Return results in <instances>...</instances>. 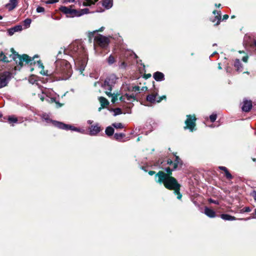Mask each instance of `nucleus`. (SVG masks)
Wrapping results in <instances>:
<instances>
[{
	"instance_id": "obj_18",
	"label": "nucleus",
	"mask_w": 256,
	"mask_h": 256,
	"mask_svg": "<svg viewBox=\"0 0 256 256\" xmlns=\"http://www.w3.org/2000/svg\"><path fill=\"white\" fill-rule=\"evenodd\" d=\"M154 79L158 82H160L164 80V74L160 72H156L153 74Z\"/></svg>"
},
{
	"instance_id": "obj_57",
	"label": "nucleus",
	"mask_w": 256,
	"mask_h": 256,
	"mask_svg": "<svg viewBox=\"0 0 256 256\" xmlns=\"http://www.w3.org/2000/svg\"><path fill=\"white\" fill-rule=\"evenodd\" d=\"M228 17H229L228 15V14H224L223 16L222 20H227L228 18Z\"/></svg>"
},
{
	"instance_id": "obj_12",
	"label": "nucleus",
	"mask_w": 256,
	"mask_h": 256,
	"mask_svg": "<svg viewBox=\"0 0 256 256\" xmlns=\"http://www.w3.org/2000/svg\"><path fill=\"white\" fill-rule=\"evenodd\" d=\"M94 41L98 46L102 48L106 47L110 42L109 39L102 34H98L96 36Z\"/></svg>"
},
{
	"instance_id": "obj_64",
	"label": "nucleus",
	"mask_w": 256,
	"mask_h": 256,
	"mask_svg": "<svg viewBox=\"0 0 256 256\" xmlns=\"http://www.w3.org/2000/svg\"><path fill=\"white\" fill-rule=\"evenodd\" d=\"M40 100H41L42 102H43V101H44V96H41L40 97Z\"/></svg>"
},
{
	"instance_id": "obj_22",
	"label": "nucleus",
	"mask_w": 256,
	"mask_h": 256,
	"mask_svg": "<svg viewBox=\"0 0 256 256\" xmlns=\"http://www.w3.org/2000/svg\"><path fill=\"white\" fill-rule=\"evenodd\" d=\"M98 100H99V101H100V103L101 106L102 108L106 107L110 104V102L108 101V100L106 98H105L104 97L100 96V97L99 98Z\"/></svg>"
},
{
	"instance_id": "obj_5",
	"label": "nucleus",
	"mask_w": 256,
	"mask_h": 256,
	"mask_svg": "<svg viewBox=\"0 0 256 256\" xmlns=\"http://www.w3.org/2000/svg\"><path fill=\"white\" fill-rule=\"evenodd\" d=\"M70 49L74 53L76 54L77 56L86 54L84 46L80 41L74 42L70 46Z\"/></svg>"
},
{
	"instance_id": "obj_48",
	"label": "nucleus",
	"mask_w": 256,
	"mask_h": 256,
	"mask_svg": "<svg viewBox=\"0 0 256 256\" xmlns=\"http://www.w3.org/2000/svg\"><path fill=\"white\" fill-rule=\"evenodd\" d=\"M140 86H132V91L136 92H137V91H140Z\"/></svg>"
},
{
	"instance_id": "obj_31",
	"label": "nucleus",
	"mask_w": 256,
	"mask_h": 256,
	"mask_svg": "<svg viewBox=\"0 0 256 256\" xmlns=\"http://www.w3.org/2000/svg\"><path fill=\"white\" fill-rule=\"evenodd\" d=\"M34 61L35 62V63L32 62V64L30 65V64H28L30 66H32V64H36L39 68H42V70L44 69V66L43 65V64L42 63V61L40 60H34Z\"/></svg>"
},
{
	"instance_id": "obj_54",
	"label": "nucleus",
	"mask_w": 256,
	"mask_h": 256,
	"mask_svg": "<svg viewBox=\"0 0 256 256\" xmlns=\"http://www.w3.org/2000/svg\"><path fill=\"white\" fill-rule=\"evenodd\" d=\"M126 99V97L125 96V94L124 95V96H121L120 98V100L122 102H124V100Z\"/></svg>"
},
{
	"instance_id": "obj_52",
	"label": "nucleus",
	"mask_w": 256,
	"mask_h": 256,
	"mask_svg": "<svg viewBox=\"0 0 256 256\" xmlns=\"http://www.w3.org/2000/svg\"><path fill=\"white\" fill-rule=\"evenodd\" d=\"M175 156H176V160H175L174 162H176L177 164H178L180 162V158L178 156H176V155H175Z\"/></svg>"
},
{
	"instance_id": "obj_3",
	"label": "nucleus",
	"mask_w": 256,
	"mask_h": 256,
	"mask_svg": "<svg viewBox=\"0 0 256 256\" xmlns=\"http://www.w3.org/2000/svg\"><path fill=\"white\" fill-rule=\"evenodd\" d=\"M10 52L12 54H8V56L15 62L16 64L20 67L23 66L24 62L25 64H30V65L32 62L35 63L34 59L38 57V55H35L33 57H30L26 54L20 55L13 48H10Z\"/></svg>"
},
{
	"instance_id": "obj_30",
	"label": "nucleus",
	"mask_w": 256,
	"mask_h": 256,
	"mask_svg": "<svg viewBox=\"0 0 256 256\" xmlns=\"http://www.w3.org/2000/svg\"><path fill=\"white\" fill-rule=\"evenodd\" d=\"M215 20H216V22L214 24V26H216L220 24L221 20V13L220 11L218 12V14H216L215 16H214Z\"/></svg>"
},
{
	"instance_id": "obj_9",
	"label": "nucleus",
	"mask_w": 256,
	"mask_h": 256,
	"mask_svg": "<svg viewBox=\"0 0 256 256\" xmlns=\"http://www.w3.org/2000/svg\"><path fill=\"white\" fill-rule=\"evenodd\" d=\"M12 73L9 71H4L0 73V88L6 86L11 80Z\"/></svg>"
},
{
	"instance_id": "obj_20",
	"label": "nucleus",
	"mask_w": 256,
	"mask_h": 256,
	"mask_svg": "<svg viewBox=\"0 0 256 256\" xmlns=\"http://www.w3.org/2000/svg\"><path fill=\"white\" fill-rule=\"evenodd\" d=\"M22 30V26L17 25L8 30V33L10 36H12L15 32H20Z\"/></svg>"
},
{
	"instance_id": "obj_13",
	"label": "nucleus",
	"mask_w": 256,
	"mask_h": 256,
	"mask_svg": "<svg viewBox=\"0 0 256 256\" xmlns=\"http://www.w3.org/2000/svg\"><path fill=\"white\" fill-rule=\"evenodd\" d=\"M154 83V81L152 82L154 88L153 92L152 94H148L146 98V100L151 104H154L156 102V98L158 96V88H156Z\"/></svg>"
},
{
	"instance_id": "obj_25",
	"label": "nucleus",
	"mask_w": 256,
	"mask_h": 256,
	"mask_svg": "<svg viewBox=\"0 0 256 256\" xmlns=\"http://www.w3.org/2000/svg\"><path fill=\"white\" fill-rule=\"evenodd\" d=\"M126 136V134L124 133H116L114 134L113 139L117 141H120Z\"/></svg>"
},
{
	"instance_id": "obj_28",
	"label": "nucleus",
	"mask_w": 256,
	"mask_h": 256,
	"mask_svg": "<svg viewBox=\"0 0 256 256\" xmlns=\"http://www.w3.org/2000/svg\"><path fill=\"white\" fill-rule=\"evenodd\" d=\"M98 0H85L83 3L84 6H90L92 4H95Z\"/></svg>"
},
{
	"instance_id": "obj_4",
	"label": "nucleus",
	"mask_w": 256,
	"mask_h": 256,
	"mask_svg": "<svg viewBox=\"0 0 256 256\" xmlns=\"http://www.w3.org/2000/svg\"><path fill=\"white\" fill-rule=\"evenodd\" d=\"M167 164L172 166V168H170L169 166H168L162 170H159L157 172L155 171L148 170L149 167L148 166H143L142 167V169L144 172H148V174L150 176L156 174L155 176H170L172 171L177 168L178 164L174 162L172 160L168 159L167 160Z\"/></svg>"
},
{
	"instance_id": "obj_41",
	"label": "nucleus",
	"mask_w": 256,
	"mask_h": 256,
	"mask_svg": "<svg viewBox=\"0 0 256 256\" xmlns=\"http://www.w3.org/2000/svg\"><path fill=\"white\" fill-rule=\"evenodd\" d=\"M112 94V103H114L118 100V94ZM110 97H111V96Z\"/></svg>"
},
{
	"instance_id": "obj_45",
	"label": "nucleus",
	"mask_w": 256,
	"mask_h": 256,
	"mask_svg": "<svg viewBox=\"0 0 256 256\" xmlns=\"http://www.w3.org/2000/svg\"><path fill=\"white\" fill-rule=\"evenodd\" d=\"M127 66V64L125 62H121L120 67L122 68H125Z\"/></svg>"
},
{
	"instance_id": "obj_27",
	"label": "nucleus",
	"mask_w": 256,
	"mask_h": 256,
	"mask_svg": "<svg viewBox=\"0 0 256 256\" xmlns=\"http://www.w3.org/2000/svg\"><path fill=\"white\" fill-rule=\"evenodd\" d=\"M218 168L220 170H222L224 172V176H232V175L229 172L228 169L226 167L220 166H218Z\"/></svg>"
},
{
	"instance_id": "obj_15",
	"label": "nucleus",
	"mask_w": 256,
	"mask_h": 256,
	"mask_svg": "<svg viewBox=\"0 0 256 256\" xmlns=\"http://www.w3.org/2000/svg\"><path fill=\"white\" fill-rule=\"evenodd\" d=\"M19 1L20 0H10L9 2L5 5V8L8 11H12L17 7Z\"/></svg>"
},
{
	"instance_id": "obj_42",
	"label": "nucleus",
	"mask_w": 256,
	"mask_h": 256,
	"mask_svg": "<svg viewBox=\"0 0 256 256\" xmlns=\"http://www.w3.org/2000/svg\"><path fill=\"white\" fill-rule=\"evenodd\" d=\"M250 211H251V208L250 207L247 206V207H245V208H243L242 209L240 210V212L241 213L248 212Z\"/></svg>"
},
{
	"instance_id": "obj_34",
	"label": "nucleus",
	"mask_w": 256,
	"mask_h": 256,
	"mask_svg": "<svg viewBox=\"0 0 256 256\" xmlns=\"http://www.w3.org/2000/svg\"><path fill=\"white\" fill-rule=\"evenodd\" d=\"M110 110L113 111L114 112V116H116L117 115L122 114V110L121 108H111Z\"/></svg>"
},
{
	"instance_id": "obj_26",
	"label": "nucleus",
	"mask_w": 256,
	"mask_h": 256,
	"mask_svg": "<svg viewBox=\"0 0 256 256\" xmlns=\"http://www.w3.org/2000/svg\"><path fill=\"white\" fill-rule=\"evenodd\" d=\"M220 218L224 220H236L234 216L228 214H222L220 215Z\"/></svg>"
},
{
	"instance_id": "obj_62",
	"label": "nucleus",
	"mask_w": 256,
	"mask_h": 256,
	"mask_svg": "<svg viewBox=\"0 0 256 256\" xmlns=\"http://www.w3.org/2000/svg\"><path fill=\"white\" fill-rule=\"evenodd\" d=\"M218 12L219 11H217L216 10H214L212 12V13L214 14H218Z\"/></svg>"
},
{
	"instance_id": "obj_36",
	"label": "nucleus",
	"mask_w": 256,
	"mask_h": 256,
	"mask_svg": "<svg viewBox=\"0 0 256 256\" xmlns=\"http://www.w3.org/2000/svg\"><path fill=\"white\" fill-rule=\"evenodd\" d=\"M32 20L30 18H28L24 21V26L26 28L30 27Z\"/></svg>"
},
{
	"instance_id": "obj_61",
	"label": "nucleus",
	"mask_w": 256,
	"mask_h": 256,
	"mask_svg": "<svg viewBox=\"0 0 256 256\" xmlns=\"http://www.w3.org/2000/svg\"><path fill=\"white\" fill-rule=\"evenodd\" d=\"M210 21L212 22H215L216 21V20H215V18H210Z\"/></svg>"
},
{
	"instance_id": "obj_11",
	"label": "nucleus",
	"mask_w": 256,
	"mask_h": 256,
	"mask_svg": "<svg viewBox=\"0 0 256 256\" xmlns=\"http://www.w3.org/2000/svg\"><path fill=\"white\" fill-rule=\"evenodd\" d=\"M60 10L62 13L66 14L67 17L80 16V14H78V10L74 9H72L65 6H61L60 8Z\"/></svg>"
},
{
	"instance_id": "obj_37",
	"label": "nucleus",
	"mask_w": 256,
	"mask_h": 256,
	"mask_svg": "<svg viewBox=\"0 0 256 256\" xmlns=\"http://www.w3.org/2000/svg\"><path fill=\"white\" fill-rule=\"evenodd\" d=\"M107 62L110 65L113 64L116 62L114 57L112 55H110L107 59Z\"/></svg>"
},
{
	"instance_id": "obj_55",
	"label": "nucleus",
	"mask_w": 256,
	"mask_h": 256,
	"mask_svg": "<svg viewBox=\"0 0 256 256\" xmlns=\"http://www.w3.org/2000/svg\"><path fill=\"white\" fill-rule=\"evenodd\" d=\"M56 104L58 108H60L63 106L62 104H61V103L59 102H58L56 101Z\"/></svg>"
},
{
	"instance_id": "obj_23",
	"label": "nucleus",
	"mask_w": 256,
	"mask_h": 256,
	"mask_svg": "<svg viewBox=\"0 0 256 256\" xmlns=\"http://www.w3.org/2000/svg\"><path fill=\"white\" fill-rule=\"evenodd\" d=\"M114 130L112 126H108L106 128L105 132L106 135L108 137H111L114 134Z\"/></svg>"
},
{
	"instance_id": "obj_24",
	"label": "nucleus",
	"mask_w": 256,
	"mask_h": 256,
	"mask_svg": "<svg viewBox=\"0 0 256 256\" xmlns=\"http://www.w3.org/2000/svg\"><path fill=\"white\" fill-rule=\"evenodd\" d=\"M112 0H102V6L106 9H109L112 6Z\"/></svg>"
},
{
	"instance_id": "obj_47",
	"label": "nucleus",
	"mask_w": 256,
	"mask_h": 256,
	"mask_svg": "<svg viewBox=\"0 0 256 256\" xmlns=\"http://www.w3.org/2000/svg\"><path fill=\"white\" fill-rule=\"evenodd\" d=\"M208 202H210V203H212V204H219V202L218 201V200H214L212 198H210L208 200Z\"/></svg>"
},
{
	"instance_id": "obj_21",
	"label": "nucleus",
	"mask_w": 256,
	"mask_h": 256,
	"mask_svg": "<svg viewBox=\"0 0 256 256\" xmlns=\"http://www.w3.org/2000/svg\"><path fill=\"white\" fill-rule=\"evenodd\" d=\"M8 54H4L2 51L0 52V62H3L4 63H8L12 61L9 60L8 57L6 56Z\"/></svg>"
},
{
	"instance_id": "obj_2",
	"label": "nucleus",
	"mask_w": 256,
	"mask_h": 256,
	"mask_svg": "<svg viewBox=\"0 0 256 256\" xmlns=\"http://www.w3.org/2000/svg\"><path fill=\"white\" fill-rule=\"evenodd\" d=\"M156 180L157 182L164 184L166 188L174 190L175 194L177 195L178 199L182 198V195L180 192V185L174 177H158Z\"/></svg>"
},
{
	"instance_id": "obj_51",
	"label": "nucleus",
	"mask_w": 256,
	"mask_h": 256,
	"mask_svg": "<svg viewBox=\"0 0 256 256\" xmlns=\"http://www.w3.org/2000/svg\"><path fill=\"white\" fill-rule=\"evenodd\" d=\"M152 76L151 74H144V78L146 79H148L150 78Z\"/></svg>"
},
{
	"instance_id": "obj_14",
	"label": "nucleus",
	"mask_w": 256,
	"mask_h": 256,
	"mask_svg": "<svg viewBox=\"0 0 256 256\" xmlns=\"http://www.w3.org/2000/svg\"><path fill=\"white\" fill-rule=\"evenodd\" d=\"M89 134L90 136H96L97 134L102 130V128L100 126L99 124L96 123L92 124L89 128Z\"/></svg>"
},
{
	"instance_id": "obj_59",
	"label": "nucleus",
	"mask_w": 256,
	"mask_h": 256,
	"mask_svg": "<svg viewBox=\"0 0 256 256\" xmlns=\"http://www.w3.org/2000/svg\"><path fill=\"white\" fill-rule=\"evenodd\" d=\"M56 98H50V102H56Z\"/></svg>"
},
{
	"instance_id": "obj_16",
	"label": "nucleus",
	"mask_w": 256,
	"mask_h": 256,
	"mask_svg": "<svg viewBox=\"0 0 256 256\" xmlns=\"http://www.w3.org/2000/svg\"><path fill=\"white\" fill-rule=\"evenodd\" d=\"M252 102L251 100H244L243 102L242 110L244 112H249L252 108Z\"/></svg>"
},
{
	"instance_id": "obj_50",
	"label": "nucleus",
	"mask_w": 256,
	"mask_h": 256,
	"mask_svg": "<svg viewBox=\"0 0 256 256\" xmlns=\"http://www.w3.org/2000/svg\"><path fill=\"white\" fill-rule=\"evenodd\" d=\"M248 54H246L245 56H244L242 58V60L244 62H246L248 60Z\"/></svg>"
},
{
	"instance_id": "obj_40",
	"label": "nucleus",
	"mask_w": 256,
	"mask_h": 256,
	"mask_svg": "<svg viewBox=\"0 0 256 256\" xmlns=\"http://www.w3.org/2000/svg\"><path fill=\"white\" fill-rule=\"evenodd\" d=\"M96 33V31H94L92 32H90L88 34V37L89 38V40L91 42L92 38L94 37V34Z\"/></svg>"
},
{
	"instance_id": "obj_49",
	"label": "nucleus",
	"mask_w": 256,
	"mask_h": 256,
	"mask_svg": "<svg viewBox=\"0 0 256 256\" xmlns=\"http://www.w3.org/2000/svg\"><path fill=\"white\" fill-rule=\"evenodd\" d=\"M59 0H49L46 2L47 4H53L58 2Z\"/></svg>"
},
{
	"instance_id": "obj_53",
	"label": "nucleus",
	"mask_w": 256,
	"mask_h": 256,
	"mask_svg": "<svg viewBox=\"0 0 256 256\" xmlns=\"http://www.w3.org/2000/svg\"><path fill=\"white\" fill-rule=\"evenodd\" d=\"M226 70L227 72H230V73L232 70V68L230 67H228V66H226Z\"/></svg>"
},
{
	"instance_id": "obj_38",
	"label": "nucleus",
	"mask_w": 256,
	"mask_h": 256,
	"mask_svg": "<svg viewBox=\"0 0 256 256\" xmlns=\"http://www.w3.org/2000/svg\"><path fill=\"white\" fill-rule=\"evenodd\" d=\"M89 12V10L87 8L82 9L78 10V14H80V16L84 14H86Z\"/></svg>"
},
{
	"instance_id": "obj_46",
	"label": "nucleus",
	"mask_w": 256,
	"mask_h": 256,
	"mask_svg": "<svg viewBox=\"0 0 256 256\" xmlns=\"http://www.w3.org/2000/svg\"><path fill=\"white\" fill-rule=\"evenodd\" d=\"M208 172L209 173H207L206 174L208 176H210L211 175L214 176V175L217 174L215 170H210V171H209Z\"/></svg>"
},
{
	"instance_id": "obj_10",
	"label": "nucleus",
	"mask_w": 256,
	"mask_h": 256,
	"mask_svg": "<svg viewBox=\"0 0 256 256\" xmlns=\"http://www.w3.org/2000/svg\"><path fill=\"white\" fill-rule=\"evenodd\" d=\"M87 64V54L85 56H78L75 64L78 68L81 73L84 70V68Z\"/></svg>"
},
{
	"instance_id": "obj_29",
	"label": "nucleus",
	"mask_w": 256,
	"mask_h": 256,
	"mask_svg": "<svg viewBox=\"0 0 256 256\" xmlns=\"http://www.w3.org/2000/svg\"><path fill=\"white\" fill-rule=\"evenodd\" d=\"M7 120L10 124L16 123L18 121V118L14 116H8Z\"/></svg>"
},
{
	"instance_id": "obj_43",
	"label": "nucleus",
	"mask_w": 256,
	"mask_h": 256,
	"mask_svg": "<svg viewBox=\"0 0 256 256\" xmlns=\"http://www.w3.org/2000/svg\"><path fill=\"white\" fill-rule=\"evenodd\" d=\"M166 96L164 95V96H159L156 100V102H160L162 101V100H166Z\"/></svg>"
},
{
	"instance_id": "obj_6",
	"label": "nucleus",
	"mask_w": 256,
	"mask_h": 256,
	"mask_svg": "<svg viewBox=\"0 0 256 256\" xmlns=\"http://www.w3.org/2000/svg\"><path fill=\"white\" fill-rule=\"evenodd\" d=\"M116 82V79L114 76H110L106 78L104 82V84L103 85L104 88L107 90L108 91L106 92V94L110 97L112 96V93L111 92L112 87L114 86V84Z\"/></svg>"
},
{
	"instance_id": "obj_19",
	"label": "nucleus",
	"mask_w": 256,
	"mask_h": 256,
	"mask_svg": "<svg viewBox=\"0 0 256 256\" xmlns=\"http://www.w3.org/2000/svg\"><path fill=\"white\" fill-rule=\"evenodd\" d=\"M204 213L206 215L210 218H214L216 216L215 212L213 210L208 207H205Z\"/></svg>"
},
{
	"instance_id": "obj_60",
	"label": "nucleus",
	"mask_w": 256,
	"mask_h": 256,
	"mask_svg": "<svg viewBox=\"0 0 256 256\" xmlns=\"http://www.w3.org/2000/svg\"><path fill=\"white\" fill-rule=\"evenodd\" d=\"M148 90V88L146 86H143L142 87V88H141V90L142 91H144V90Z\"/></svg>"
},
{
	"instance_id": "obj_44",
	"label": "nucleus",
	"mask_w": 256,
	"mask_h": 256,
	"mask_svg": "<svg viewBox=\"0 0 256 256\" xmlns=\"http://www.w3.org/2000/svg\"><path fill=\"white\" fill-rule=\"evenodd\" d=\"M44 7L38 6L36 8V11L38 13L44 12Z\"/></svg>"
},
{
	"instance_id": "obj_56",
	"label": "nucleus",
	"mask_w": 256,
	"mask_h": 256,
	"mask_svg": "<svg viewBox=\"0 0 256 256\" xmlns=\"http://www.w3.org/2000/svg\"><path fill=\"white\" fill-rule=\"evenodd\" d=\"M252 196L254 201L256 202V191H254L252 192Z\"/></svg>"
},
{
	"instance_id": "obj_39",
	"label": "nucleus",
	"mask_w": 256,
	"mask_h": 256,
	"mask_svg": "<svg viewBox=\"0 0 256 256\" xmlns=\"http://www.w3.org/2000/svg\"><path fill=\"white\" fill-rule=\"evenodd\" d=\"M217 118V114H212L210 116V120L212 122H214L216 121Z\"/></svg>"
},
{
	"instance_id": "obj_1",
	"label": "nucleus",
	"mask_w": 256,
	"mask_h": 256,
	"mask_svg": "<svg viewBox=\"0 0 256 256\" xmlns=\"http://www.w3.org/2000/svg\"><path fill=\"white\" fill-rule=\"evenodd\" d=\"M56 68L52 73L46 70L45 74L52 76L54 80H66L72 75V68L70 63L65 60H58L55 62Z\"/></svg>"
},
{
	"instance_id": "obj_35",
	"label": "nucleus",
	"mask_w": 256,
	"mask_h": 256,
	"mask_svg": "<svg viewBox=\"0 0 256 256\" xmlns=\"http://www.w3.org/2000/svg\"><path fill=\"white\" fill-rule=\"evenodd\" d=\"M112 126L116 129H122L124 128V126L120 122L116 123L114 122L112 124Z\"/></svg>"
},
{
	"instance_id": "obj_58",
	"label": "nucleus",
	"mask_w": 256,
	"mask_h": 256,
	"mask_svg": "<svg viewBox=\"0 0 256 256\" xmlns=\"http://www.w3.org/2000/svg\"><path fill=\"white\" fill-rule=\"evenodd\" d=\"M104 30V27L102 26L98 30H96V32H102Z\"/></svg>"
},
{
	"instance_id": "obj_7",
	"label": "nucleus",
	"mask_w": 256,
	"mask_h": 256,
	"mask_svg": "<svg viewBox=\"0 0 256 256\" xmlns=\"http://www.w3.org/2000/svg\"><path fill=\"white\" fill-rule=\"evenodd\" d=\"M196 118L194 114L191 115L188 114L186 116V119L185 120L186 126L184 128L186 130L188 129L190 132H192L195 130V126H196Z\"/></svg>"
},
{
	"instance_id": "obj_8",
	"label": "nucleus",
	"mask_w": 256,
	"mask_h": 256,
	"mask_svg": "<svg viewBox=\"0 0 256 256\" xmlns=\"http://www.w3.org/2000/svg\"><path fill=\"white\" fill-rule=\"evenodd\" d=\"M50 122L53 126L62 130H71L76 132H80V129L73 126L66 124L62 122H60L56 120H50Z\"/></svg>"
},
{
	"instance_id": "obj_33",
	"label": "nucleus",
	"mask_w": 256,
	"mask_h": 256,
	"mask_svg": "<svg viewBox=\"0 0 256 256\" xmlns=\"http://www.w3.org/2000/svg\"><path fill=\"white\" fill-rule=\"evenodd\" d=\"M125 96L126 97V99L128 100H130L131 99H132V101L138 100H136V96L134 94H125Z\"/></svg>"
},
{
	"instance_id": "obj_63",
	"label": "nucleus",
	"mask_w": 256,
	"mask_h": 256,
	"mask_svg": "<svg viewBox=\"0 0 256 256\" xmlns=\"http://www.w3.org/2000/svg\"><path fill=\"white\" fill-rule=\"evenodd\" d=\"M92 122H93V121H92V120H88V124H92Z\"/></svg>"
},
{
	"instance_id": "obj_32",
	"label": "nucleus",
	"mask_w": 256,
	"mask_h": 256,
	"mask_svg": "<svg viewBox=\"0 0 256 256\" xmlns=\"http://www.w3.org/2000/svg\"><path fill=\"white\" fill-rule=\"evenodd\" d=\"M34 61L35 62V63L32 62V64L30 65V64H28L30 66H32V64H36L39 68H42V70L44 69V66L43 65V64L42 63V61L40 60H34Z\"/></svg>"
},
{
	"instance_id": "obj_17",
	"label": "nucleus",
	"mask_w": 256,
	"mask_h": 256,
	"mask_svg": "<svg viewBox=\"0 0 256 256\" xmlns=\"http://www.w3.org/2000/svg\"><path fill=\"white\" fill-rule=\"evenodd\" d=\"M234 67L236 72L238 73H240L243 71V64L239 59H236L234 62Z\"/></svg>"
}]
</instances>
